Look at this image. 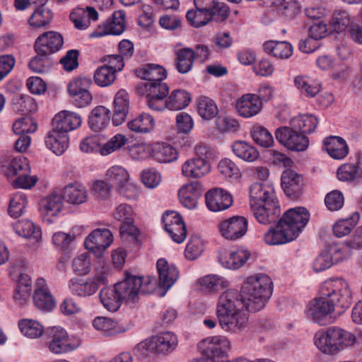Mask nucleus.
<instances>
[{
	"mask_svg": "<svg viewBox=\"0 0 362 362\" xmlns=\"http://www.w3.org/2000/svg\"><path fill=\"white\" fill-rule=\"evenodd\" d=\"M272 282L264 274L247 277L242 286L241 292L228 290L223 293L216 307V315L222 329L237 332L245 327L247 312L262 309L272 293Z\"/></svg>",
	"mask_w": 362,
	"mask_h": 362,
	"instance_id": "obj_1",
	"label": "nucleus"
},
{
	"mask_svg": "<svg viewBox=\"0 0 362 362\" xmlns=\"http://www.w3.org/2000/svg\"><path fill=\"white\" fill-rule=\"evenodd\" d=\"M309 211L305 207H296L286 211L275 227H271L264 234L266 244L283 245L295 240L307 225Z\"/></svg>",
	"mask_w": 362,
	"mask_h": 362,
	"instance_id": "obj_2",
	"label": "nucleus"
},
{
	"mask_svg": "<svg viewBox=\"0 0 362 362\" xmlns=\"http://www.w3.org/2000/svg\"><path fill=\"white\" fill-rule=\"evenodd\" d=\"M250 197L254 216L259 223L274 222L280 215L279 202L271 186L253 183L250 188Z\"/></svg>",
	"mask_w": 362,
	"mask_h": 362,
	"instance_id": "obj_3",
	"label": "nucleus"
},
{
	"mask_svg": "<svg viewBox=\"0 0 362 362\" xmlns=\"http://www.w3.org/2000/svg\"><path fill=\"white\" fill-rule=\"evenodd\" d=\"M320 293L327 297L338 315L344 313L352 303L349 284L342 278L326 280L320 286Z\"/></svg>",
	"mask_w": 362,
	"mask_h": 362,
	"instance_id": "obj_4",
	"label": "nucleus"
},
{
	"mask_svg": "<svg viewBox=\"0 0 362 362\" xmlns=\"http://www.w3.org/2000/svg\"><path fill=\"white\" fill-rule=\"evenodd\" d=\"M97 273L93 279L87 281H80L71 279L69 287L71 292L78 296H88L96 292L101 285L107 284V277L110 275L111 269L108 264L103 259H99L96 266Z\"/></svg>",
	"mask_w": 362,
	"mask_h": 362,
	"instance_id": "obj_5",
	"label": "nucleus"
},
{
	"mask_svg": "<svg viewBox=\"0 0 362 362\" xmlns=\"http://www.w3.org/2000/svg\"><path fill=\"white\" fill-rule=\"evenodd\" d=\"M29 173L30 166L28 160L23 156L13 158L5 170L8 178L17 176L13 182V187L23 189H30L37 182V176H30Z\"/></svg>",
	"mask_w": 362,
	"mask_h": 362,
	"instance_id": "obj_6",
	"label": "nucleus"
},
{
	"mask_svg": "<svg viewBox=\"0 0 362 362\" xmlns=\"http://www.w3.org/2000/svg\"><path fill=\"white\" fill-rule=\"evenodd\" d=\"M334 313L337 311L324 295L320 294V297L310 301L307 306L308 317L322 325L332 322L335 318Z\"/></svg>",
	"mask_w": 362,
	"mask_h": 362,
	"instance_id": "obj_7",
	"label": "nucleus"
},
{
	"mask_svg": "<svg viewBox=\"0 0 362 362\" xmlns=\"http://www.w3.org/2000/svg\"><path fill=\"white\" fill-rule=\"evenodd\" d=\"M275 136L279 142L291 151H303L309 145L308 137L291 126L277 128Z\"/></svg>",
	"mask_w": 362,
	"mask_h": 362,
	"instance_id": "obj_8",
	"label": "nucleus"
},
{
	"mask_svg": "<svg viewBox=\"0 0 362 362\" xmlns=\"http://www.w3.org/2000/svg\"><path fill=\"white\" fill-rule=\"evenodd\" d=\"M198 349L203 358L209 362H221L228 356L230 341H199Z\"/></svg>",
	"mask_w": 362,
	"mask_h": 362,
	"instance_id": "obj_9",
	"label": "nucleus"
},
{
	"mask_svg": "<svg viewBox=\"0 0 362 362\" xmlns=\"http://www.w3.org/2000/svg\"><path fill=\"white\" fill-rule=\"evenodd\" d=\"M248 221L245 216H233L221 221L218 230L221 235L228 240H237L247 233Z\"/></svg>",
	"mask_w": 362,
	"mask_h": 362,
	"instance_id": "obj_10",
	"label": "nucleus"
},
{
	"mask_svg": "<svg viewBox=\"0 0 362 362\" xmlns=\"http://www.w3.org/2000/svg\"><path fill=\"white\" fill-rule=\"evenodd\" d=\"M113 241V235L107 228H98L93 230L86 238V248L100 257Z\"/></svg>",
	"mask_w": 362,
	"mask_h": 362,
	"instance_id": "obj_11",
	"label": "nucleus"
},
{
	"mask_svg": "<svg viewBox=\"0 0 362 362\" xmlns=\"http://www.w3.org/2000/svg\"><path fill=\"white\" fill-rule=\"evenodd\" d=\"M134 211L127 204H121L113 212V217L122 223L119 232L122 235H129L137 237L139 234L138 228L134 225Z\"/></svg>",
	"mask_w": 362,
	"mask_h": 362,
	"instance_id": "obj_12",
	"label": "nucleus"
},
{
	"mask_svg": "<svg viewBox=\"0 0 362 362\" xmlns=\"http://www.w3.org/2000/svg\"><path fill=\"white\" fill-rule=\"evenodd\" d=\"M177 341H141L135 347V353L146 357L153 354H167L174 351Z\"/></svg>",
	"mask_w": 362,
	"mask_h": 362,
	"instance_id": "obj_13",
	"label": "nucleus"
},
{
	"mask_svg": "<svg viewBox=\"0 0 362 362\" xmlns=\"http://www.w3.org/2000/svg\"><path fill=\"white\" fill-rule=\"evenodd\" d=\"M141 281L136 276L126 274L124 279L115 284L119 295L127 303H134L139 298Z\"/></svg>",
	"mask_w": 362,
	"mask_h": 362,
	"instance_id": "obj_14",
	"label": "nucleus"
},
{
	"mask_svg": "<svg viewBox=\"0 0 362 362\" xmlns=\"http://www.w3.org/2000/svg\"><path fill=\"white\" fill-rule=\"evenodd\" d=\"M63 45L64 39L59 33L47 31L37 37L34 44V48H37L40 52L51 56L59 52Z\"/></svg>",
	"mask_w": 362,
	"mask_h": 362,
	"instance_id": "obj_15",
	"label": "nucleus"
},
{
	"mask_svg": "<svg viewBox=\"0 0 362 362\" xmlns=\"http://www.w3.org/2000/svg\"><path fill=\"white\" fill-rule=\"evenodd\" d=\"M281 187L289 197L298 198L303 192V177L291 169L284 170L281 175Z\"/></svg>",
	"mask_w": 362,
	"mask_h": 362,
	"instance_id": "obj_16",
	"label": "nucleus"
},
{
	"mask_svg": "<svg viewBox=\"0 0 362 362\" xmlns=\"http://www.w3.org/2000/svg\"><path fill=\"white\" fill-rule=\"evenodd\" d=\"M206 204L212 211H220L229 208L233 204L230 194L222 189L214 188L205 194Z\"/></svg>",
	"mask_w": 362,
	"mask_h": 362,
	"instance_id": "obj_17",
	"label": "nucleus"
},
{
	"mask_svg": "<svg viewBox=\"0 0 362 362\" xmlns=\"http://www.w3.org/2000/svg\"><path fill=\"white\" fill-rule=\"evenodd\" d=\"M156 268L158 273V285L168 291L177 280L179 271L175 265H170L163 258L157 261Z\"/></svg>",
	"mask_w": 362,
	"mask_h": 362,
	"instance_id": "obj_18",
	"label": "nucleus"
},
{
	"mask_svg": "<svg viewBox=\"0 0 362 362\" xmlns=\"http://www.w3.org/2000/svg\"><path fill=\"white\" fill-rule=\"evenodd\" d=\"M316 347L323 354L336 355L348 346L354 351L362 350V341H314Z\"/></svg>",
	"mask_w": 362,
	"mask_h": 362,
	"instance_id": "obj_19",
	"label": "nucleus"
},
{
	"mask_svg": "<svg viewBox=\"0 0 362 362\" xmlns=\"http://www.w3.org/2000/svg\"><path fill=\"white\" fill-rule=\"evenodd\" d=\"M129 110V96L128 93L120 89L115 95L113 103L112 124L115 126L122 124L126 119Z\"/></svg>",
	"mask_w": 362,
	"mask_h": 362,
	"instance_id": "obj_20",
	"label": "nucleus"
},
{
	"mask_svg": "<svg viewBox=\"0 0 362 362\" xmlns=\"http://www.w3.org/2000/svg\"><path fill=\"white\" fill-rule=\"evenodd\" d=\"M81 121L79 115L67 110L61 111L52 119L54 127L66 134L69 132L79 127Z\"/></svg>",
	"mask_w": 362,
	"mask_h": 362,
	"instance_id": "obj_21",
	"label": "nucleus"
},
{
	"mask_svg": "<svg viewBox=\"0 0 362 362\" xmlns=\"http://www.w3.org/2000/svg\"><path fill=\"white\" fill-rule=\"evenodd\" d=\"M37 288L33 295V301L37 308L49 311L55 306V301L48 290L43 279H38L36 282Z\"/></svg>",
	"mask_w": 362,
	"mask_h": 362,
	"instance_id": "obj_22",
	"label": "nucleus"
},
{
	"mask_svg": "<svg viewBox=\"0 0 362 362\" xmlns=\"http://www.w3.org/2000/svg\"><path fill=\"white\" fill-rule=\"evenodd\" d=\"M262 103L255 94L243 95L237 100L236 109L239 115L243 117H252L259 112Z\"/></svg>",
	"mask_w": 362,
	"mask_h": 362,
	"instance_id": "obj_23",
	"label": "nucleus"
},
{
	"mask_svg": "<svg viewBox=\"0 0 362 362\" xmlns=\"http://www.w3.org/2000/svg\"><path fill=\"white\" fill-rule=\"evenodd\" d=\"M210 171V164L204 159L196 158L187 160L182 166V175L189 178H201Z\"/></svg>",
	"mask_w": 362,
	"mask_h": 362,
	"instance_id": "obj_24",
	"label": "nucleus"
},
{
	"mask_svg": "<svg viewBox=\"0 0 362 362\" xmlns=\"http://www.w3.org/2000/svg\"><path fill=\"white\" fill-rule=\"evenodd\" d=\"M110 121V110L103 105L94 107L88 117L89 127L95 132L107 128Z\"/></svg>",
	"mask_w": 362,
	"mask_h": 362,
	"instance_id": "obj_25",
	"label": "nucleus"
},
{
	"mask_svg": "<svg viewBox=\"0 0 362 362\" xmlns=\"http://www.w3.org/2000/svg\"><path fill=\"white\" fill-rule=\"evenodd\" d=\"M46 146L56 155L63 154L69 146L68 134L53 128L45 137Z\"/></svg>",
	"mask_w": 362,
	"mask_h": 362,
	"instance_id": "obj_26",
	"label": "nucleus"
},
{
	"mask_svg": "<svg viewBox=\"0 0 362 362\" xmlns=\"http://www.w3.org/2000/svg\"><path fill=\"white\" fill-rule=\"evenodd\" d=\"M62 198L69 204H81L87 201L88 192L80 182L69 183L63 189Z\"/></svg>",
	"mask_w": 362,
	"mask_h": 362,
	"instance_id": "obj_27",
	"label": "nucleus"
},
{
	"mask_svg": "<svg viewBox=\"0 0 362 362\" xmlns=\"http://www.w3.org/2000/svg\"><path fill=\"white\" fill-rule=\"evenodd\" d=\"M293 83L300 94L306 98H314L321 90V83L305 75L296 76Z\"/></svg>",
	"mask_w": 362,
	"mask_h": 362,
	"instance_id": "obj_28",
	"label": "nucleus"
},
{
	"mask_svg": "<svg viewBox=\"0 0 362 362\" xmlns=\"http://www.w3.org/2000/svg\"><path fill=\"white\" fill-rule=\"evenodd\" d=\"M326 151L334 159L340 160L346 157L349 153V147L346 141L337 136L327 137L324 140Z\"/></svg>",
	"mask_w": 362,
	"mask_h": 362,
	"instance_id": "obj_29",
	"label": "nucleus"
},
{
	"mask_svg": "<svg viewBox=\"0 0 362 362\" xmlns=\"http://www.w3.org/2000/svg\"><path fill=\"white\" fill-rule=\"evenodd\" d=\"M124 17L125 15L123 12H115L112 18L104 25L103 31H95L92 36L102 37L106 35H121L125 29Z\"/></svg>",
	"mask_w": 362,
	"mask_h": 362,
	"instance_id": "obj_30",
	"label": "nucleus"
},
{
	"mask_svg": "<svg viewBox=\"0 0 362 362\" xmlns=\"http://www.w3.org/2000/svg\"><path fill=\"white\" fill-rule=\"evenodd\" d=\"M62 205V196L57 193H52L40 200L39 207L42 216H54L61 211Z\"/></svg>",
	"mask_w": 362,
	"mask_h": 362,
	"instance_id": "obj_31",
	"label": "nucleus"
},
{
	"mask_svg": "<svg viewBox=\"0 0 362 362\" xmlns=\"http://www.w3.org/2000/svg\"><path fill=\"white\" fill-rule=\"evenodd\" d=\"M263 47L267 53L281 59H288L293 54L291 44L286 41H267L264 43Z\"/></svg>",
	"mask_w": 362,
	"mask_h": 362,
	"instance_id": "obj_32",
	"label": "nucleus"
},
{
	"mask_svg": "<svg viewBox=\"0 0 362 362\" xmlns=\"http://www.w3.org/2000/svg\"><path fill=\"white\" fill-rule=\"evenodd\" d=\"M100 300L103 306L111 312H115L121 307L123 298L119 295L115 286L105 287L100 292Z\"/></svg>",
	"mask_w": 362,
	"mask_h": 362,
	"instance_id": "obj_33",
	"label": "nucleus"
},
{
	"mask_svg": "<svg viewBox=\"0 0 362 362\" xmlns=\"http://www.w3.org/2000/svg\"><path fill=\"white\" fill-rule=\"evenodd\" d=\"M175 65L177 71L182 74L189 72L194 61V53L192 48L185 47L175 51Z\"/></svg>",
	"mask_w": 362,
	"mask_h": 362,
	"instance_id": "obj_34",
	"label": "nucleus"
},
{
	"mask_svg": "<svg viewBox=\"0 0 362 362\" xmlns=\"http://www.w3.org/2000/svg\"><path fill=\"white\" fill-rule=\"evenodd\" d=\"M233 153L246 162H253L259 158V151L250 144L244 141H235L231 146Z\"/></svg>",
	"mask_w": 362,
	"mask_h": 362,
	"instance_id": "obj_35",
	"label": "nucleus"
},
{
	"mask_svg": "<svg viewBox=\"0 0 362 362\" xmlns=\"http://www.w3.org/2000/svg\"><path fill=\"white\" fill-rule=\"evenodd\" d=\"M200 288L206 293L218 292L228 286V281L223 276L209 274L198 280Z\"/></svg>",
	"mask_w": 362,
	"mask_h": 362,
	"instance_id": "obj_36",
	"label": "nucleus"
},
{
	"mask_svg": "<svg viewBox=\"0 0 362 362\" xmlns=\"http://www.w3.org/2000/svg\"><path fill=\"white\" fill-rule=\"evenodd\" d=\"M291 126L305 135L313 133L318 124V119L313 115H300L290 122Z\"/></svg>",
	"mask_w": 362,
	"mask_h": 362,
	"instance_id": "obj_37",
	"label": "nucleus"
},
{
	"mask_svg": "<svg viewBox=\"0 0 362 362\" xmlns=\"http://www.w3.org/2000/svg\"><path fill=\"white\" fill-rule=\"evenodd\" d=\"M166 70L157 64H149L137 71V76L146 82H160L166 78Z\"/></svg>",
	"mask_w": 362,
	"mask_h": 362,
	"instance_id": "obj_38",
	"label": "nucleus"
},
{
	"mask_svg": "<svg viewBox=\"0 0 362 362\" xmlns=\"http://www.w3.org/2000/svg\"><path fill=\"white\" fill-rule=\"evenodd\" d=\"M52 18V11L44 5H39L29 18L28 23L34 28H40L47 25Z\"/></svg>",
	"mask_w": 362,
	"mask_h": 362,
	"instance_id": "obj_39",
	"label": "nucleus"
},
{
	"mask_svg": "<svg viewBox=\"0 0 362 362\" xmlns=\"http://www.w3.org/2000/svg\"><path fill=\"white\" fill-rule=\"evenodd\" d=\"M154 124V119L150 115L142 113L128 122L127 127L132 132L146 134L153 129Z\"/></svg>",
	"mask_w": 362,
	"mask_h": 362,
	"instance_id": "obj_40",
	"label": "nucleus"
},
{
	"mask_svg": "<svg viewBox=\"0 0 362 362\" xmlns=\"http://www.w3.org/2000/svg\"><path fill=\"white\" fill-rule=\"evenodd\" d=\"M313 339H356V337L341 327L334 326L319 329Z\"/></svg>",
	"mask_w": 362,
	"mask_h": 362,
	"instance_id": "obj_41",
	"label": "nucleus"
},
{
	"mask_svg": "<svg viewBox=\"0 0 362 362\" xmlns=\"http://www.w3.org/2000/svg\"><path fill=\"white\" fill-rule=\"evenodd\" d=\"M191 97L185 90H174L166 99L167 108L170 110H180L189 105Z\"/></svg>",
	"mask_w": 362,
	"mask_h": 362,
	"instance_id": "obj_42",
	"label": "nucleus"
},
{
	"mask_svg": "<svg viewBox=\"0 0 362 362\" xmlns=\"http://www.w3.org/2000/svg\"><path fill=\"white\" fill-rule=\"evenodd\" d=\"M18 326L23 336L30 339H37L45 332L43 326L40 322L31 319L20 320Z\"/></svg>",
	"mask_w": 362,
	"mask_h": 362,
	"instance_id": "obj_43",
	"label": "nucleus"
},
{
	"mask_svg": "<svg viewBox=\"0 0 362 362\" xmlns=\"http://www.w3.org/2000/svg\"><path fill=\"white\" fill-rule=\"evenodd\" d=\"M16 233L25 238H33L37 242L41 239L42 233L39 228H36L33 222L28 220L19 221L14 226Z\"/></svg>",
	"mask_w": 362,
	"mask_h": 362,
	"instance_id": "obj_44",
	"label": "nucleus"
},
{
	"mask_svg": "<svg viewBox=\"0 0 362 362\" xmlns=\"http://www.w3.org/2000/svg\"><path fill=\"white\" fill-rule=\"evenodd\" d=\"M359 214L354 213L351 217L337 221L333 226V233L336 237L341 238L349 235L356 226Z\"/></svg>",
	"mask_w": 362,
	"mask_h": 362,
	"instance_id": "obj_45",
	"label": "nucleus"
},
{
	"mask_svg": "<svg viewBox=\"0 0 362 362\" xmlns=\"http://www.w3.org/2000/svg\"><path fill=\"white\" fill-rule=\"evenodd\" d=\"M177 150L170 144H158L153 150L154 158L160 163H170L177 158Z\"/></svg>",
	"mask_w": 362,
	"mask_h": 362,
	"instance_id": "obj_46",
	"label": "nucleus"
},
{
	"mask_svg": "<svg viewBox=\"0 0 362 362\" xmlns=\"http://www.w3.org/2000/svg\"><path fill=\"white\" fill-rule=\"evenodd\" d=\"M36 55L29 62V67L36 73H43L48 70L52 64L49 54L40 52L37 48H34Z\"/></svg>",
	"mask_w": 362,
	"mask_h": 362,
	"instance_id": "obj_47",
	"label": "nucleus"
},
{
	"mask_svg": "<svg viewBox=\"0 0 362 362\" xmlns=\"http://www.w3.org/2000/svg\"><path fill=\"white\" fill-rule=\"evenodd\" d=\"M197 110L199 115L207 120L213 119L218 114V108L214 100L206 96L199 98Z\"/></svg>",
	"mask_w": 362,
	"mask_h": 362,
	"instance_id": "obj_48",
	"label": "nucleus"
},
{
	"mask_svg": "<svg viewBox=\"0 0 362 362\" xmlns=\"http://www.w3.org/2000/svg\"><path fill=\"white\" fill-rule=\"evenodd\" d=\"M129 174L122 167L115 165L111 167L106 173V179L111 185H115L117 189L129 181Z\"/></svg>",
	"mask_w": 362,
	"mask_h": 362,
	"instance_id": "obj_49",
	"label": "nucleus"
},
{
	"mask_svg": "<svg viewBox=\"0 0 362 362\" xmlns=\"http://www.w3.org/2000/svg\"><path fill=\"white\" fill-rule=\"evenodd\" d=\"M27 204V197L24 193H16L10 199L8 214L12 217L18 218L24 213Z\"/></svg>",
	"mask_w": 362,
	"mask_h": 362,
	"instance_id": "obj_50",
	"label": "nucleus"
},
{
	"mask_svg": "<svg viewBox=\"0 0 362 362\" xmlns=\"http://www.w3.org/2000/svg\"><path fill=\"white\" fill-rule=\"evenodd\" d=\"M251 135L254 141L262 147L268 148L274 143L272 134L263 126H254L251 130Z\"/></svg>",
	"mask_w": 362,
	"mask_h": 362,
	"instance_id": "obj_51",
	"label": "nucleus"
},
{
	"mask_svg": "<svg viewBox=\"0 0 362 362\" xmlns=\"http://www.w3.org/2000/svg\"><path fill=\"white\" fill-rule=\"evenodd\" d=\"M116 78V73L111 68L102 66L96 69L94 74V81L101 87L108 86L112 84Z\"/></svg>",
	"mask_w": 362,
	"mask_h": 362,
	"instance_id": "obj_52",
	"label": "nucleus"
},
{
	"mask_svg": "<svg viewBox=\"0 0 362 362\" xmlns=\"http://www.w3.org/2000/svg\"><path fill=\"white\" fill-rule=\"evenodd\" d=\"M80 341H49V349L55 354L72 351L80 346Z\"/></svg>",
	"mask_w": 362,
	"mask_h": 362,
	"instance_id": "obj_53",
	"label": "nucleus"
},
{
	"mask_svg": "<svg viewBox=\"0 0 362 362\" xmlns=\"http://www.w3.org/2000/svg\"><path fill=\"white\" fill-rule=\"evenodd\" d=\"M127 142L126 136L122 134H117L112 136L107 143L103 145L100 152L103 156H107L114 151L120 149Z\"/></svg>",
	"mask_w": 362,
	"mask_h": 362,
	"instance_id": "obj_54",
	"label": "nucleus"
},
{
	"mask_svg": "<svg viewBox=\"0 0 362 362\" xmlns=\"http://www.w3.org/2000/svg\"><path fill=\"white\" fill-rule=\"evenodd\" d=\"M188 23L194 28H200L206 25L210 21L207 12L199 9L189 10L186 13Z\"/></svg>",
	"mask_w": 362,
	"mask_h": 362,
	"instance_id": "obj_55",
	"label": "nucleus"
},
{
	"mask_svg": "<svg viewBox=\"0 0 362 362\" xmlns=\"http://www.w3.org/2000/svg\"><path fill=\"white\" fill-rule=\"evenodd\" d=\"M332 25L337 33L344 31L351 23V18L349 13L344 10L336 11L332 16Z\"/></svg>",
	"mask_w": 362,
	"mask_h": 362,
	"instance_id": "obj_56",
	"label": "nucleus"
},
{
	"mask_svg": "<svg viewBox=\"0 0 362 362\" xmlns=\"http://www.w3.org/2000/svg\"><path fill=\"white\" fill-rule=\"evenodd\" d=\"M347 247L338 244L328 245L325 247L333 264L342 262L350 256V251Z\"/></svg>",
	"mask_w": 362,
	"mask_h": 362,
	"instance_id": "obj_57",
	"label": "nucleus"
},
{
	"mask_svg": "<svg viewBox=\"0 0 362 362\" xmlns=\"http://www.w3.org/2000/svg\"><path fill=\"white\" fill-rule=\"evenodd\" d=\"M204 250V245L199 237L194 235L191 237L187 243L185 255L189 260H194L201 255Z\"/></svg>",
	"mask_w": 362,
	"mask_h": 362,
	"instance_id": "obj_58",
	"label": "nucleus"
},
{
	"mask_svg": "<svg viewBox=\"0 0 362 362\" xmlns=\"http://www.w3.org/2000/svg\"><path fill=\"white\" fill-rule=\"evenodd\" d=\"M92 85V80L90 77H79L72 80L68 86V91L69 95H74L81 94L84 91H89L90 86Z\"/></svg>",
	"mask_w": 362,
	"mask_h": 362,
	"instance_id": "obj_59",
	"label": "nucleus"
},
{
	"mask_svg": "<svg viewBox=\"0 0 362 362\" xmlns=\"http://www.w3.org/2000/svg\"><path fill=\"white\" fill-rule=\"evenodd\" d=\"M37 129V124L30 117H22L16 120L13 125V130L16 134L33 133Z\"/></svg>",
	"mask_w": 362,
	"mask_h": 362,
	"instance_id": "obj_60",
	"label": "nucleus"
},
{
	"mask_svg": "<svg viewBox=\"0 0 362 362\" xmlns=\"http://www.w3.org/2000/svg\"><path fill=\"white\" fill-rule=\"evenodd\" d=\"M228 7L223 3L214 1L208 12L209 21L221 22L226 20L228 16Z\"/></svg>",
	"mask_w": 362,
	"mask_h": 362,
	"instance_id": "obj_61",
	"label": "nucleus"
},
{
	"mask_svg": "<svg viewBox=\"0 0 362 362\" xmlns=\"http://www.w3.org/2000/svg\"><path fill=\"white\" fill-rule=\"evenodd\" d=\"M325 203L329 211H338L344 206V199L343 194L339 190H333L326 195Z\"/></svg>",
	"mask_w": 362,
	"mask_h": 362,
	"instance_id": "obj_62",
	"label": "nucleus"
},
{
	"mask_svg": "<svg viewBox=\"0 0 362 362\" xmlns=\"http://www.w3.org/2000/svg\"><path fill=\"white\" fill-rule=\"evenodd\" d=\"M147 95L151 97H166L169 93V87L165 83L160 82H146L144 84Z\"/></svg>",
	"mask_w": 362,
	"mask_h": 362,
	"instance_id": "obj_63",
	"label": "nucleus"
},
{
	"mask_svg": "<svg viewBox=\"0 0 362 362\" xmlns=\"http://www.w3.org/2000/svg\"><path fill=\"white\" fill-rule=\"evenodd\" d=\"M13 107L16 111L25 114L34 110L35 105L30 97L20 95L13 99Z\"/></svg>",
	"mask_w": 362,
	"mask_h": 362,
	"instance_id": "obj_64",
	"label": "nucleus"
}]
</instances>
